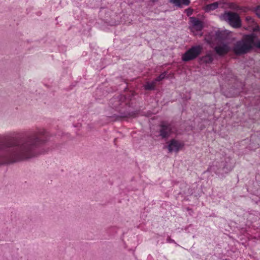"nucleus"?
<instances>
[{
  "mask_svg": "<svg viewBox=\"0 0 260 260\" xmlns=\"http://www.w3.org/2000/svg\"><path fill=\"white\" fill-rule=\"evenodd\" d=\"M45 134L46 131L40 128L25 138L7 143L4 148L0 146V165L25 161L35 157L36 148L46 142L42 138Z\"/></svg>",
  "mask_w": 260,
  "mask_h": 260,
  "instance_id": "1",
  "label": "nucleus"
},
{
  "mask_svg": "<svg viewBox=\"0 0 260 260\" xmlns=\"http://www.w3.org/2000/svg\"><path fill=\"white\" fill-rule=\"evenodd\" d=\"M166 75V73L165 72L161 74L157 78H156L154 81H160L164 79L165 78V76Z\"/></svg>",
  "mask_w": 260,
  "mask_h": 260,
  "instance_id": "12",
  "label": "nucleus"
},
{
  "mask_svg": "<svg viewBox=\"0 0 260 260\" xmlns=\"http://www.w3.org/2000/svg\"><path fill=\"white\" fill-rule=\"evenodd\" d=\"M258 28V26H257V27H256V28H255V30H256V29H257V28Z\"/></svg>",
  "mask_w": 260,
  "mask_h": 260,
  "instance_id": "21",
  "label": "nucleus"
},
{
  "mask_svg": "<svg viewBox=\"0 0 260 260\" xmlns=\"http://www.w3.org/2000/svg\"><path fill=\"white\" fill-rule=\"evenodd\" d=\"M202 60L206 63H211L213 60V55L209 53L203 57Z\"/></svg>",
  "mask_w": 260,
  "mask_h": 260,
  "instance_id": "10",
  "label": "nucleus"
},
{
  "mask_svg": "<svg viewBox=\"0 0 260 260\" xmlns=\"http://www.w3.org/2000/svg\"><path fill=\"white\" fill-rule=\"evenodd\" d=\"M186 12L187 15L189 16L192 14V10L191 9H187L186 10Z\"/></svg>",
  "mask_w": 260,
  "mask_h": 260,
  "instance_id": "15",
  "label": "nucleus"
},
{
  "mask_svg": "<svg viewBox=\"0 0 260 260\" xmlns=\"http://www.w3.org/2000/svg\"><path fill=\"white\" fill-rule=\"evenodd\" d=\"M256 36L251 34L245 36L242 40L237 42L233 48V51L237 55L247 53L254 46Z\"/></svg>",
  "mask_w": 260,
  "mask_h": 260,
  "instance_id": "2",
  "label": "nucleus"
},
{
  "mask_svg": "<svg viewBox=\"0 0 260 260\" xmlns=\"http://www.w3.org/2000/svg\"><path fill=\"white\" fill-rule=\"evenodd\" d=\"M202 50L203 47L201 45L192 46L182 55V60L188 61L195 59L201 54Z\"/></svg>",
  "mask_w": 260,
  "mask_h": 260,
  "instance_id": "4",
  "label": "nucleus"
},
{
  "mask_svg": "<svg viewBox=\"0 0 260 260\" xmlns=\"http://www.w3.org/2000/svg\"><path fill=\"white\" fill-rule=\"evenodd\" d=\"M183 146V143L172 139L168 142V149L169 152H178Z\"/></svg>",
  "mask_w": 260,
  "mask_h": 260,
  "instance_id": "7",
  "label": "nucleus"
},
{
  "mask_svg": "<svg viewBox=\"0 0 260 260\" xmlns=\"http://www.w3.org/2000/svg\"><path fill=\"white\" fill-rule=\"evenodd\" d=\"M190 25L189 28L190 30L196 35V31L202 30L203 28V23L199 19L191 17L189 18Z\"/></svg>",
  "mask_w": 260,
  "mask_h": 260,
  "instance_id": "6",
  "label": "nucleus"
},
{
  "mask_svg": "<svg viewBox=\"0 0 260 260\" xmlns=\"http://www.w3.org/2000/svg\"><path fill=\"white\" fill-rule=\"evenodd\" d=\"M221 20H224L234 28H238L241 26V21L239 15L234 12H225L220 16Z\"/></svg>",
  "mask_w": 260,
  "mask_h": 260,
  "instance_id": "3",
  "label": "nucleus"
},
{
  "mask_svg": "<svg viewBox=\"0 0 260 260\" xmlns=\"http://www.w3.org/2000/svg\"><path fill=\"white\" fill-rule=\"evenodd\" d=\"M221 4V1L216 2L212 4L207 5L206 7L207 11H212L217 9L219 4Z\"/></svg>",
  "mask_w": 260,
  "mask_h": 260,
  "instance_id": "9",
  "label": "nucleus"
},
{
  "mask_svg": "<svg viewBox=\"0 0 260 260\" xmlns=\"http://www.w3.org/2000/svg\"><path fill=\"white\" fill-rule=\"evenodd\" d=\"M155 85V81H154L151 82H147L145 85L144 87L146 90H153L154 89Z\"/></svg>",
  "mask_w": 260,
  "mask_h": 260,
  "instance_id": "11",
  "label": "nucleus"
},
{
  "mask_svg": "<svg viewBox=\"0 0 260 260\" xmlns=\"http://www.w3.org/2000/svg\"><path fill=\"white\" fill-rule=\"evenodd\" d=\"M254 45H255L256 47L260 48V40L258 41L256 44H254Z\"/></svg>",
  "mask_w": 260,
  "mask_h": 260,
  "instance_id": "18",
  "label": "nucleus"
},
{
  "mask_svg": "<svg viewBox=\"0 0 260 260\" xmlns=\"http://www.w3.org/2000/svg\"><path fill=\"white\" fill-rule=\"evenodd\" d=\"M207 41L209 43H211V41H209V40H207Z\"/></svg>",
  "mask_w": 260,
  "mask_h": 260,
  "instance_id": "19",
  "label": "nucleus"
},
{
  "mask_svg": "<svg viewBox=\"0 0 260 260\" xmlns=\"http://www.w3.org/2000/svg\"><path fill=\"white\" fill-rule=\"evenodd\" d=\"M180 2L181 4L187 6L190 3V0H180Z\"/></svg>",
  "mask_w": 260,
  "mask_h": 260,
  "instance_id": "14",
  "label": "nucleus"
},
{
  "mask_svg": "<svg viewBox=\"0 0 260 260\" xmlns=\"http://www.w3.org/2000/svg\"><path fill=\"white\" fill-rule=\"evenodd\" d=\"M256 14L260 17V6L257 7L255 9Z\"/></svg>",
  "mask_w": 260,
  "mask_h": 260,
  "instance_id": "16",
  "label": "nucleus"
},
{
  "mask_svg": "<svg viewBox=\"0 0 260 260\" xmlns=\"http://www.w3.org/2000/svg\"><path fill=\"white\" fill-rule=\"evenodd\" d=\"M170 2L172 4H173L176 6L180 7L181 6L180 0H169Z\"/></svg>",
  "mask_w": 260,
  "mask_h": 260,
  "instance_id": "13",
  "label": "nucleus"
},
{
  "mask_svg": "<svg viewBox=\"0 0 260 260\" xmlns=\"http://www.w3.org/2000/svg\"><path fill=\"white\" fill-rule=\"evenodd\" d=\"M214 49L219 55H223L230 50V47L228 44L224 43L218 45Z\"/></svg>",
  "mask_w": 260,
  "mask_h": 260,
  "instance_id": "8",
  "label": "nucleus"
},
{
  "mask_svg": "<svg viewBox=\"0 0 260 260\" xmlns=\"http://www.w3.org/2000/svg\"><path fill=\"white\" fill-rule=\"evenodd\" d=\"M173 126L171 124L162 122L159 125V136L162 138H168L172 133Z\"/></svg>",
  "mask_w": 260,
  "mask_h": 260,
  "instance_id": "5",
  "label": "nucleus"
},
{
  "mask_svg": "<svg viewBox=\"0 0 260 260\" xmlns=\"http://www.w3.org/2000/svg\"><path fill=\"white\" fill-rule=\"evenodd\" d=\"M246 20L247 21L249 22V23H253L254 20L251 17H247L246 18Z\"/></svg>",
  "mask_w": 260,
  "mask_h": 260,
  "instance_id": "17",
  "label": "nucleus"
},
{
  "mask_svg": "<svg viewBox=\"0 0 260 260\" xmlns=\"http://www.w3.org/2000/svg\"><path fill=\"white\" fill-rule=\"evenodd\" d=\"M157 0H151V1H152V2H155L156 1H157Z\"/></svg>",
  "mask_w": 260,
  "mask_h": 260,
  "instance_id": "20",
  "label": "nucleus"
}]
</instances>
